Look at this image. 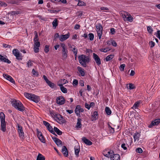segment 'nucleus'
I'll use <instances>...</instances> for the list:
<instances>
[{"mask_svg": "<svg viewBox=\"0 0 160 160\" xmlns=\"http://www.w3.org/2000/svg\"><path fill=\"white\" fill-rule=\"evenodd\" d=\"M105 111L106 113L108 115H110L111 114V111L108 107H106L105 108Z\"/></svg>", "mask_w": 160, "mask_h": 160, "instance_id": "obj_38", "label": "nucleus"}, {"mask_svg": "<svg viewBox=\"0 0 160 160\" xmlns=\"http://www.w3.org/2000/svg\"><path fill=\"white\" fill-rule=\"evenodd\" d=\"M8 3L12 4H18L19 2L18 0H9L7 1Z\"/></svg>", "mask_w": 160, "mask_h": 160, "instance_id": "obj_34", "label": "nucleus"}, {"mask_svg": "<svg viewBox=\"0 0 160 160\" xmlns=\"http://www.w3.org/2000/svg\"><path fill=\"white\" fill-rule=\"evenodd\" d=\"M125 66V65L124 64H121L119 67V69L120 71H124V68Z\"/></svg>", "mask_w": 160, "mask_h": 160, "instance_id": "obj_52", "label": "nucleus"}, {"mask_svg": "<svg viewBox=\"0 0 160 160\" xmlns=\"http://www.w3.org/2000/svg\"><path fill=\"white\" fill-rule=\"evenodd\" d=\"M32 73L34 76L38 77V72L37 71L35 70L34 69H33L32 71Z\"/></svg>", "mask_w": 160, "mask_h": 160, "instance_id": "obj_47", "label": "nucleus"}, {"mask_svg": "<svg viewBox=\"0 0 160 160\" xmlns=\"http://www.w3.org/2000/svg\"><path fill=\"white\" fill-rule=\"evenodd\" d=\"M73 84L74 85H77L78 84V81L77 79H74L73 80V82H72Z\"/></svg>", "mask_w": 160, "mask_h": 160, "instance_id": "obj_54", "label": "nucleus"}, {"mask_svg": "<svg viewBox=\"0 0 160 160\" xmlns=\"http://www.w3.org/2000/svg\"><path fill=\"white\" fill-rule=\"evenodd\" d=\"M24 96L27 98L32 100L35 102H38L39 101V97L34 94L28 92L24 93Z\"/></svg>", "mask_w": 160, "mask_h": 160, "instance_id": "obj_4", "label": "nucleus"}, {"mask_svg": "<svg viewBox=\"0 0 160 160\" xmlns=\"http://www.w3.org/2000/svg\"><path fill=\"white\" fill-rule=\"evenodd\" d=\"M75 153V154L77 157L79 156V153L80 151V147L79 146H75L74 147Z\"/></svg>", "mask_w": 160, "mask_h": 160, "instance_id": "obj_25", "label": "nucleus"}, {"mask_svg": "<svg viewBox=\"0 0 160 160\" xmlns=\"http://www.w3.org/2000/svg\"><path fill=\"white\" fill-rule=\"evenodd\" d=\"M43 78L46 81V83H47L48 81H49L47 78V77L45 75H43Z\"/></svg>", "mask_w": 160, "mask_h": 160, "instance_id": "obj_63", "label": "nucleus"}, {"mask_svg": "<svg viewBox=\"0 0 160 160\" xmlns=\"http://www.w3.org/2000/svg\"><path fill=\"white\" fill-rule=\"evenodd\" d=\"M28 67L32 66L33 65V63L32 62V61L30 60H29L27 64Z\"/></svg>", "mask_w": 160, "mask_h": 160, "instance_id": "obj_53", "label": "nucleus"}, {"mask_svg": "<svg viewBox=\"0 0 160 160\" xmlns=\"http://www.w3.org/2000/svg\"><path fill=\"white\" fill-rule=\"evenodd\" d=\"M114 55L111 54L107 56L106 58V61H108L111 60L113 58Z\"/></svg>", "mask_w": 160, "mask_h": 160, "instance_id": "obj_37", "label": "nucleus"}, {"mask_svg": "<svg viewBox=\"0 0 160 160\" xmlns=\"http://www.w3.org/2000/svg\"><path fill=\"white\" fill-rule=\"evenodd\" d=\"M0 118L1 122V130L3 132H5L6 131V122L5 121V115L2 112H0Z\"/></svg>", "mask_w": 160, "mask_h": 160, "instance_id": "obj_5", "label": "nucleus"}, {"mask_svg": "<svg viewBox=\"0 0 160 160\" xmlns=\"http://www.w3.org/2000/svg\"><path fill=\"white\" fill-rule=\"evenodd\" d=\"M40 44L39 42H34V51L35 53L39 52V47L40 46Z\"/></svg>", "mask_w": 160, "mask_h": 160, "instance_id": "obj_12", "label": "nucleus"}, {"mask_svg": "<svg viewBox=\"0 0 160 160\" xmlns=\"http://www.w3.org/2000/svg\"><path fill=\"white\" fill-rule=\"evenodd\" d=\"M53 27H54V29L58 25V21L57 19H55L52 22Z\"/></svg>", "mask_w": 160, "mask_h": 160, "instance_id": "obj_35", "label": "nucleus"}, {"mask_svg": "<svg viewBox=\"0 0 160 160\" xmlns=\"http://www.w3.org/2000/svg\"><path fill=\"white\" fill-rule=\"evenodd\" d=\"M111 49L109 48H101L99 49V50L102 52H107L108 51H110Z\"/></svg>", "mask_w": 160, "mask_h": 160, "instance_id": "obj_39", "label": "nucleus"}, {"mask_svg": "<svg viewBox=\"0 0 160 160\" xmlns=\"http://www.w3.org/2000/svg\"><path fill=\"white\" fill-rule=\"evenodd\" d=\"M36 160H45V157L40 153L38 154Z\"/></svg>", "mask_w": 160, "mask_h": 160, "instance_id": "obj_32", "label": "nucleus"}, {"mask_svg": "<svg viewBox=\"0 0 160 160\" xmlns=\"http://www.w3.org/2000/svg\"><path fill=\"white\" fill-rule=\"evenodd\" d=\"M147 29L149 33H152L153 30L151 26H148L147 27Z\"/></svg>", "mask_w": 160, "mask_h": 160, "instance_id": "obj_43", "label": "nucleus"}, {"mask_svg": "<svg viewBox=\"0 0 160 160\" xmlns=\"http://www.w3.org/2000/svg\"><path fill=\"white\" fill-rule=\"evenodd\" d=\"M90 105L88 104L87 103H85V107L88 109V110H89L90 108Z\"/></svg>", "mask_w": 160, "mask_h": 160, "instance_id": "obj_56", "label": "nucleus"}, {"mask_svg": "<svg viewBox=\"0 0 160 160\" xmlns=\"http://www.w3.org/2000/svg\"><path fill=\"white\" fill-rule=\"evenodd\" d=\"M17 126L18 127L17 130H18L20 137L22 139H24V135L22 127L18 123L17 124Z\"/></svg>", "mask_w": 160, "mask_h": 160, "instance_id": "obj_9", "label": "nucleus"}, {"mask_svg": "<svg viewBox=\"0 0 160 160\" xmlns=\"http://www.w3.org/2000/svg\"><path fill=\"white\" fill-rule=\"evenodd\" d=\"M124 13L127 14V15L128 16L127 18V20L132 22L133 21L132 17L130 15V14L129 13L126 12H125Z\"/></svg>", "mask_w": 160, "mask_h": 160, "instance_id": "obj_30", "label": "nucleus"}, {"mask_svg": "<svg viewBox=\"0 0 160 160\" xmlns=\"http://www.w3.org/2000/svg\"><path fill=\"white\" fill-rule=\"evenodd\" d=\"M160 123V118H158L154 120L151 122V124L153 126L158 125Z\"/></svg>", "mask_w": 160, "mask_h": 160, "instance_id": "obj_29", "label": "nucleus"}, {"mask_svg": "<svg viewBox=\"0 0 160 160\" xmlns=\"http://www.w3.org/2000/svg\"><path fill=\"white\" fill-rule=\"evenodd\" d=\"M102 30L103 27L101 23H99L96 26V31L99 39H101L102 33Z\"/></svg>", "mask_w": 160, "mask_h": 160, "instance_id": "obj_7", "label": "nucleus"}, {"mask_svg": "<svg viewBox=\"0 0 160 160\" xmlns=\"http://www.w3.org/2000/svg\"><path fill=\"white\" fill-rule=\"evenodd\" d=\"M20 13V12L19 11H12L11 12V14L12 15H18Z\"/></svg>", "mask_w": 160, "mask_h": 160, "instance_id": "obj_48", "label": "nucleus"}, {"mask_svg": "<svg viewBox=\"0 0 160 160\" xmlns=\"http://www.w3.org/2000/svg\"><path fill=\"white\" fill-rule=\"evenodd\" d=\"M60 2L63 4H66L67 2L66 0H58V2Z\"/></svg>", "mask_w": 160, "mask_h": 160, "instance_id": "obj_61", "label": "nucleus"}, {"mask_svg": "<svg viewBox=\"0 0 160 160\" xmlns=\"http://www.w3.org/2000/svg\"><path fill=\"white\" fill-rule=\"evenodd\" d=\"M136 152H138L139 153H141L142 152V150L141 148H138L136 149Z\"/></svg>", "mask_w": 160, "mask_h": 160, "instance_id": "obj_50", "label": "nucleus"}, {"mask_svg": "<svg viewBox=\"0 0 160 160\" xmlns=\"http://www.w3.org/2000/svg\"><path fill=\"white\" fill-rule=\"evenodd\" d=\"M112 45L114 47H116L117 46V43L114 40H112L111 42Z\"/></svg>", "mask_w": 160, "mask_h": 160, "instance_id": "obj_59", "label": "nucleus"}, {"mask_svg": "<svg viewBox=\"0 0 160 160\" xmlns=\"http://www.w3.org/2000/svg\"><path fill=\"white\" fill-rule=\"evenodd\" d=\"M47 11L50 12L51 13H54L55 12H58L59 11V10L57 11L56 10H52L49 9H47Z\"/></svg>", "mask_w": 160, "mask_h": 160, "instance_id": "obj_51", "label": "nucleus"}, {"mask_svg": "<svg viewBox=\"0 0 160 160\" xmlns=\"http://www.w3.org/2000/svg\"><path fill=\"white\" fill-rule=\"evenodd\" d=\"M12 54L16 57V58L18 61L22 60L23 56L19 51L17 49H14L12 51Z\"/></svg>", "mask_w": 160, "mask_h": 160, "instance_id": "obj_6", "label": "nucleus"}, {"mask_svg": "<svg viewBox=\"0 0 160 160\" xmlns=\"http://www.w3.org/2000/svg\"><path fill=\"white\" fill-rule=\"evenodd\" d=\"M127 146H128V144L123 143L122 144L121 147L124 150H126L127 149Z\"/></svg>", "mask_w": 160, "mask_h": 160, "instance_id": "obj_46", "label": "nucleus"}, {"mask_svg": "<svg viewBox=\"0 0 160 160\" xmlns=\"http://www.w3.org/2000/svg\"><path fill=\"white\" fill-rule=\"evenodd\" d=\"M82 140L83 142L86 144L88 145H91L92 144V142L89 140L85 137H83L82 138Z\"/></svg>", "mask_w": 160, "mask_h": 160, "instance_id": "obj_19", "label": "nucleus"}, {"mask_svg": "<svg viewBox=\"0 0 160 160\" xmlns=\"http://www.w3.org/2000/svg\"><path fill=\"white\" fill-rule=\"evenodd\" d=\"M82 119L80 118L77 119V122L76 124V127L77 128H80L82 127Z\"/></svg>", "mask_w": 160, "mask_h": 160, "instance_id": "obj_27", "label": "nucleus"}, {"mask_svg": "<svg viewBox=\"0 0 160 160\" xmlns=\"http://www.w3.org/2000/svg\"><path fill=\"white\" fill-rule=\"evenodd\" d=\"M54 131L58 135H61L62 134V132L58 128L56 127H54L53 128Z\"/></svg>", "mask_w": 160, "mask_h": 160, "instance_id": "obj_33", "label": "nucleus"}, {"mask_svg": "<svg viewBox=\"0 0 160 160\" xmlns=\"http://www.w3.org/2000/svg\"><path fill=\"white\" fill-rule=\"evenodd\" d=\"M43 123L46 127L47 129L50 132L56 136H57L53 130L52 127L50 125L49 123L45 121H43Z\"/></svg>", "mask_w": 160, "mask_h": 160, "instance_id": "obj_8", "label": "nucleus"}, {"mask_svg": "<svg viewBox=\"0 0 160 160\" xmlns=\"http://www.w3.org/2000/svg\"><path fill=\"white\" fill-rule=\"evenodd\" d=\"M135 87L134 85L132 83H129L128 84V89L131 90L133 89L134 88H135Z\"/></svg>", "mask_w": 160, "mask_h": 160, "instance_id": "obj_42", "label": "nucleus"}, {"mask_svg": "<svg viewBox=\"0 0 160 160\" xmlns=\"http://www.w3.org/2000/svg\"><path fill=\"white\" fill-rule=\"evenodd\" d=\"M70 34L69 33L66 34H62L60 36L59 39L62 42L68 38Z\"/></svg>", "mask_w": 160, "mask_h": 160, "instance_id": "obj_13", "label": "nucleus"}, {"mask_svg": "<svg viewBox=\"0 0 160 160\" xmlns=\"http://www.w3.org/2000/svg\"><path fill=\"white\" fill-rule=\"evenodd\" d=\"M120 156L118 154H114V153L112 156L111 157V160H120Z\"/></svg>", "mask_w": 160, "mask_h": 160, "instance_id": "obj_20", "label": "nucleus"}, {"mask_svg": "<svg viewBox=\"0 0 160 160\" xmlns=\"http://www.w3.org/2000/svg\"><path fill=\"white\" fill-rule=\"evenodd\" d=\"M78 6H84L85 3L83 1H82L79 0H78Z\"/></svg>", "mask_w": 160, "mask_h": 160, "instance_id": "obj_49", "label": "nucleus"}, {"mask_svg": "<svg viewBox=\"0 0 160 160\" xmlns=\"http://www.w3.org/2000/svg\"><path fill=\"white\" fill-rule=\"evenodd\" d=\"M77 69L82 76L83 77L85 76V72L83 68L79 66H78L77 67Z\"/></svg>", "mask_w": 160, "mask_h": 160, "instance_id": "obj_22", "label": "nucleus"}, {"mask_svg": "<svg viewBox=\"0 0 160 160\" xmlns=\"http://www.w3.org/2000/svg\"><path fill=\"white\" fill-rule=\"evenodd\" d=\"M57 103L60 105H63L65 102V99L63 96H60L57 97L56 99Z\"/></svg>", "mask_w": 160, "mask_h": 160, "instance_id": "obj_10", "label": "nucleus"}, {"mask_svg": "<svg viewBox=\"0 0 160 160\" xmlns=\"http://www.w3.org/2000/svg\"><path fill=\"white\" fill-rule=\"evenodd\" d=\"M0 5L2 6H4L5 7L7 6V4L6 3L1 1H0Z\"/></svg>", "mask_w": 160, "mask_h": 160, "instance_id": "obj_58", "label": "nucleus"}, {"mask_svg": "<svg viewBox=\"0 0 160 160\" xmlns=\"http://www.w3.org/2000/svg\"><path fill=\"white\" fill-rule=\"evenodd\" d=\"M47 83L51 88H54V87L55 86V84L51 82L50 81H48Z\"/></svg>", "mask_w": 160, "mask_h": 160, "instance_id": "obj_40", "label": "nucleus"}, {"mask_svg": "<svg viewBox=\"0 0 160 160\" xmlns=\"http://www.w3.org/2000/svg\"><path fill=\"white\" fill-rule=\"evenodd\" d=\"M89 39L90 41H92L93 40L94 38V35L92 33H90L88 34Z\"/></svg>", "mask_w": 160, "mask_h": 160, "instance_id": "obj_45", "label": "nucleus"}, {"mask_svg": "<svg viewBox=\"0 0 160 160\" xmlns=\"http://www.w3.org/2000/svg\"><path fill=\"white\" fill-rule=\"evenodd\" d=\"M58 86H60V89L63 93H66L68 91L67 89L66 88L64 87L62 84H59Z\"/></svg>", "mask_w": 160, "mask_h": 160, "instance_id": "obj_28", "label": "nucleus"}, {"mask_svg": "<svg viewBox=\"0 0 160 160\" xmlns=\"http://www.w3.org/2000/svg\"><path fill=\"white\" fill-rule=\"evenodd\" d=\"M150 44L151 48H152L154 47L155 45V42L152 41L150 42Z\"/></svg>", "mask_w": 160, "mask_h": 160, "instance_id": "obj_55", "label": "nucleus"}, {"mask_svg": "<svg viewBox=\"0 0 160 160\" xmlns=\"http://www.w3.org/2000/svg\"><path fill=\"white\" fill-rule=\"evenodd\" d=\"M110 32L112 34H114L115 33V30L114 28H111L110 29Z\"/></svg>", "mask_w": 160, "mask_h": 160, "instance_id": "obj_60", "label": "nucleus"}, {"mask_svg": "<svg viewBox=\"0 0 160 160\" xmlns=\"http://www.w3.org/2000/svg\"><path fill=\"white\" fill-rule=\"evenodd\" d=\"M0 61L5 62H7L8 64H10L11 63V62L10 60H8V58H5L4 56L0 54Z\"/></svg>", "mask_w": 160, "mask_h": 160, "instance_id": "obj_18", "label": "nucleus"}, {"mask_svg": "<svg viewBox=\"0 0 160 160\" xmlns=\"http://www.w3.org/2000/svg\"><path fill=\"white\" fill-rule=\"evenodd\" d=\"M12 106L18 110L23 112L25 110V107L21 102L18 100L13 99L11 100Z\"/></svg>", "mask_w": 160, "mask_h": 160, "instance_id": "obj_1", "label": "nucleus"}, {"mask_svg": "<svg viewBox=\"0 0 160 160\" xmlns=\"http://www.w3.org/2000/svg\"><path fill=\"white\" fill-rule=\"evenodd\" d=\"M3 77L8 80L10 81L11 82L13 83H14L15 82L14 80L13 79V78L10 75L6 74H3Z\"/></svg>", "mask_w": 160, "mask_h": 160, "instance_id": "obj_16", "label": "nucleus"}, {"mask_svg": "<svg viewBox=\"0 0 160 160\" xmlns=\"http://www.w3.org/2000/svg\"><path fill=\"white\" fill-rule=\"evenodd\" d=\"M98 118V112L94 111L92 115L91 121H95Z\"/></svg>", "mask_w": 160, "mask_h": 160, "instance_id": "obj_17", "label": "nucleus"}, {"mask_svg": "<svg viewBox=\"0 0 160 160\" xmlns=\"http://www.w3.org/2000/svg\"><path fill=\"white\" fill-rule=\"evenodd\" d=\"M140 136V134L139 133L137 132H136L133 135V138L134 142H135L136 140L138 141Z\"/></svg>", "mask_w": 160, "mask_h": 160, "instance_id": "obj_24", "label": "nucleus"}, {"mask_svg": "<svg viewBox=\"0 0 160 160\" xmlns=\"http://www.w3.org/2000/svg\"><path fill=\"white\" fill-rule=\"evenodd\" d=\"M35 36L33 39L34 42H39L38 37V32L36 31L34 32Z\"/></svg>", "mask_w": 160, "mask_h": 160, "instance_id": "obj_36", "label": "nucleus"}, {"mask_svg": "<svg viewBox=\"0 0 160 160\" xmlns=\"http://www.w3.org/2000/svg\"><path fill=\"white\" fill-rule=\"evenodd\" d=\"M61 152L65 157H68V149L65 146H63L62 148Z\"/></svg>", "mask_w": 160, "mask_h": 160, "instance_id": "obj_15", "label": "nucleus"}, {"mask_svg": "<svg viewBox=\"0 0 160 160\" xmlns=\"http://www.w3.org/2000/svg\"><path fill=\"white\" fill-rule=\"evenodd\" d=\"M157 37L160 40V30L157 31Z\"/></svg>", "mask_w": 160, "mask_h": 160, "instance_id": "obj_57", "label": "nucleus"}, {"mask_svg": "<svg viewBox=\"0 0 160 160\" xmlns=\"http://www.w3.org/2000/svg\"><path fill=\"white\" fill-rule=\"evenodd\" d=\"M52 139L58 146L60 147L62 146V142L59 139L55 137H52Z\"/></svg>", "mask_w": 160, "mask_h": 160, "instance_id": "obj_14", "label": "nucleus"}, {"mask_svg": "<svg viewBox=\"0 0 160 160\" xmlns=\"http://www.w3.org/2000/svg\"><path fill=\"white\" fill-rule=\"evenodd\" d=\"M139 104L140 102L138 101L135 102L132 108L135 109L137 108L139 106Z\"/></svg>", "mask_w": 160, "mask_h": 160, "instance_id": "obj_44", "label": "nucleus"}, {"mask_svg": "<svg viewBox=\"0 0 160 160\" xmlns=\"http://www.w3.org/2000/svg\"><path fill=\"white\" fill-rule=\"evenodd\" d=\"M78 59L80 63L84 67L87 66V63H88L90 61L89 57L84 54L79 55Z\"/></svg>", "mask_w": 160, "mask_h": 160, "instance_id": "obj_2", "label": "nucleus"}, {"mask_svg": "<svg viewBox=\"0 0 160 160\" xmlns=\"http://www.w3.org/2000/svg\"><path fill=\"white\" fill-rule=\"evenodd\" d=\"M113 153L114 152L113 151L110 150V151H108L107 153H105V152H104L103 154L104 156L107 157L111 158V157L112 156Z\"/></svg>", "mask_w": 160, "mask_h": 160, "instance_id": "obj_23", "label": "nucleus"}, {"mask_svg": "<svg viewBox=\"0 0 160 160\" xmlns=\"http://www.w3.org/2000/svg\"><path fill=\"white\" fill-rule=\"evenodd\" d=\"M40 134H39L38 133V136L40 141L43 143H45V140L41 132H40Z\"/></svg>", "mask_w": 160, "mask_h": 160, "instance_id": "obj_26", "label": "nucleus"}, {"mask_svg": "<svg viewBox=\"0 0 160 160\" xmlns=\"http://www.w3.org/2000/svg\"><path fill=\"white\" fill-rule=\"evenodd\" d=\"M72 51L73 53H74V52H78V49H77L75 46H74V48H72Z\"/></svg>", "mask_w": 160, "mask_h": 160, "instance_id": "obj_64", "label": "nucleus"}, {"mask_svg": "<svg viewBox=\"0 0 160 160\" xmlns=\"http://www.w3.org/2000/svg\"><path fill=\"white\" fill-rule=\"evenodd\" d=\"M60 47L62 48V59L65 60L67 59L68 54V48L65 44L63 43H60Z\"/></svg>", "mask_w": 160, "mask_h": 160, "instance_id": "obj_3", "label": "nucleus"}, {"mask_svg": "<svg viewBox=\"0 0 160 160\" xmlns=\"http://www.w3.org/2000/svg\"><path fill=\"white\" fill-rule=\"evenodd\" d=\"M49 46L48 45H46L44 48V51L46 53H48L49 50Z\"/></svg>", "mask_w": 160, "mask_h": 160, "instance_id": "obj_41", "label": "nucleus"}, {"mask_svg": "<svg viewBox=\"0 0 160 160\" xmlns=\"http://www.w3.org/2000/svg\"><path fill=\"white\" fill-rule=\"evenodd\" d=\"M57 119L62 123H65L66 122L65 120L63 118L62 116L60 114Z\"/></svg>", "mask_w": 160, "mask_h": 160, "instance_id": "obj_31", "label": "nucleus"}, {"mask_svg": "<svg viewBox=\"0 0 160 160\" xmlns=\"http://www.w3.org/2000/svg\"><path fill=\"white\" fill-rule=\"evenodd\" d=\"M84 111V110L81 108V107L80 105H78L76 106L75 110V112H82Z\"/></svg>", "mask_w": 160, "mask_h": 160, "instance_id": "obj_21", "label": "nucleus"}, {"mask_svg": "<svg viewBox=\"0 0 160 160\" xmlns=\"http://www.w3.org/2000/svg\"><path fill=\"white\" fill-rule=\"evenodd\" d=\"M80 26L79 24H76L74 27V28L75 29H78L80 28Z\"/></svg>", "mask_w": 160, "mask_h": 160, "instance_id": "obj_62", "label": "nucleus"}, {"mask_svg": "<svg viewBox=\"0 0 160 160\" xmlns=\"http://www.w3.org/2000/svg\"><path fill=\"white\" fill-rule=\"evenodd\" d=\"M93 58L96 64L98 66H100L101 64L100 58L97 54L94 53H93Z\"/></svg>", "mask_w": 160, "mask_h": 160, "instance_id": "obj_11", "label": "nucleus"}]
</instances>
